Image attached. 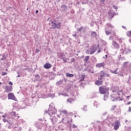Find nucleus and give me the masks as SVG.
I'll return each instance as SVG.
<instances>
[{
	"label": "nucleus",
	"mask_w": 131,
	"mask_h": 131,
	"mask_svg": "<svg viewBox=\"0 0 131 131\" xmlns=\"http://www.w3.org/2000/svg\"><path fill=\"white\" fill-rule=\"evenodd\" d=\"M97 50H98V48L95 46H91L89 49H87L85 51L86 54L88 55L90 54V55H93V54H95L96 52H97Z\"/></svg>",
	"instance_id": "1"
},
{
	"label": "nucleus",
	"mask_w": 131,
	"mask_h": 131,
	"mask_svg": "<svg viewBox=\"0 0 131 131\" xmlns=\"http://www.w3.org/2000/svg\"><path fill=\"white\" fill-rule=\"evenodd\" d=\"M49 26L50 28H53V29H55V28H57L58 29L61 28V23H59L58 24H57L56 21L50 23Z\"/></svg>",
	"instance_id": "2"
},
{
	"label": "nucleus",
	"mask_w": 131,
	"mask_h": 131,
	"mask_svg": "<svg viewBox=\"0 0 131 131\" xmlns=\"http://www.w3.org/2000/svg\"><path fill=\"white\" fill-rule=\"evenodd\" d=\"M109 91V88L105 86H101L99 88V93L101 95L106 94Z\"/></svg>",
	"instance_id": "3"
},
{
	"label": "nucleus",
	"mask_w": 131,
	"mask_h": 131,
	"mask_svg": "<svg viewBox=\"0 0 131 131\" xmlns=\"http://www.w3.org/2000/svg\"><path fill=\"white\" fill-rule=\"evenodd\" d=\"M113 8H111L108 12L109 16L110 18H113L114 17V14H115V10H117L118 7H116L115 6H113Z\"/></svg>",
	"instance_id": "4"
},
{
	"label": "nucleus",
	"mask_w": 131,
	"mask_h": 131,
	"mask_svg": "<svg viewBox=\"0 0 131 131\" xmlns=\"http://www.w3.org/2000/svg\"><path fill=\"white\" fill-rule=\"evenodd\" d=\"M106 63L109 66H110V65H112V64L114 63V59H113V57L111 56H108L106 59Z\"/></svg>",
	"instance_id": "5"
},
{
	"label": "nucleus",
	"mask_w": 131,
	"mask_h": 131,
	"mask_svg": "<svg viewBox=\"0 0 131 131\" xmlns=\"http://www.w3.org/2000/svg\"><path fill=\"white\" fill-rule=\"evenodd\" d=\"M105 33H111V28H113V26L110 24H107L105 26Z\"/></svg>",
	"instance_id": "6"
},
{
	"label": "nucleus",
	"mask_w": 131,
	"mask_h": 131,
	"mask_svg": "<svg viewBox=\"0 0 131 131\" xmlns=\"http://www.w3.org/2000/svg\"><path fill=\"white\" fill-rule=\"evenodd\" d=\"M56 112H57V111L55 110L54 107L52 108H50L48 111H45V113H46V114L48 113L50 116H51V115H53V114H56Z\"/></svg>",
	"instance_id": "7"
},
{
	"label": "nucleus",
	"mask_w": 131,
	"mask_h": 131,
	"mask_svg": "<svg viewBox=\"0 0 131 131\" xmlns=\"http://www.w3.org/2000/svg\"><path fill=\"white\" fill-rule=\"evenodd\" d=\"M8 100H13V101H17V98L14 95V93H9L8 94Z\"/></svg>",
	"instance_id": "8"
},
{
	"label": "nucleus",
	"mask_w": 131,
	"mask_h": 131,
	"mask_svg": "<svg viewBox=\"0 0 131 131\" xmlns=\"http://www.w3.org/2000/svg\"><path fill=\"white\" fill-rule=\"evenodd\" d=\"M112 45L114 47V49L116 50H119V49H120V46H119V44H118V43L116 41H113Z\"/></svg>",
	"instance_id": "9"
},
{
	"label": "nucleus",
	"mask_w": 131,
	"mask_h": 131,
	"mask_svg": "<svg viewBox=\"0 0 131 131\" xmlns=\"http://www.w3.org/2000/svg\"><path fill=\"white\" fill-rule=\"evenodd\" d=\"M101 72L104 77H110V75L108 74L109 72H108V71L103 70V71H101Z\"/></svg>",
	"instance_id": "10"
},
{
	"label": "nucleus",
	"mask_w": 131,
	"mask_h": 131,
	"mask_svg": "<svg viewBox=\"0 0 131 131\" xmlns=\"http://www.w3.org/2000/svg\"><path fill=\"white\" fill-rule=\"evenodd\" d=\"M109 39H113V40H117L119 39L118 36L116 35L115 34H113L112 36H111L109 38Z\"/></svg>",
	"instance_id": "11"
},
{
	"label": "nucleus",
	"mask_w": 131,
	"mask_h": 131,
	"mask_svg": "<svg viewBox=\"0 0 131 131\" xmlns=\"http://www.w3.org/2000/svg\"><path fill=\"white\" fill-rule=\"evenodd\" d=\"M105 66H106V64L104 62L96 64V67L97 68H102V67H105Z\"/></svg>",
	"instance_id": "12"
},
{
	"label": "nucleus",
	"mask_w": 131,
	"mask_h": 131,
	"mask_svg": "<svg viewBox=\"0 0 131 131\" xmlns=\"http://www.w3.org/2000/svg\"><path fill=\"white\" fill-rule=\"evenodd\" d=\"M120 126V123L118 121L116 122L114 127V129L115 130H117L118 128H119V127Z\"/></svg>",
	"instance_id": "13"
},
{
	"label": "nucleus",
	"mask_w": 131,
	"mask_h": 131,
	"mask_svg": "<svg viewBox=\"0 0 131 131\" xmlns=\"http://www.w3.org/2000/svg\"><path fill=\"white\" fill-rule=\"evenodd\" d=\"M5 90L6 93H10V92H12L13 91V87L12 86H6Z\"/></svg>",
	"instance_id": "14"
},
{
	"label": "nucleus",
	"mask_w": 131,
	"mask_h": 131,
	"mask_svg": "<svg viewBox=\"0 0 131 131\" xmlns=\"http://www.w3.org/2000/svg\"><path fill=\"white\" fill-rule=\"evenodd\" d=\"M79 32H81L82 33H85L86 32V27H82L78 29Z\"/></svg>",
	"instance_id": "15"
},
{
	"label": "nucleus",
	"mask_w": 131,
	"mask_h": 131,
	"mask_svg": "<svg viewBox=\"0 0 131 131\" xmlns=\"http://www.w3.org/2000/svg\"><path fill=\"white\" fill-rule=\"evenodd\" d=\"M95 85L100 86V85H103V80H97L95 82Z\"/></svg>",
	"instance_id": "16"
},
{
	"label": "nucleus",
	"mask_w": 131,
	"mask_h": 131,
	"mask_svg": "<svg viewBox=\"0 0 131 131\" xmlns=\"http://www.w3.org/2000/svg\"><path fill=\"white\" fill-rule=\"evenodd\" d=\"M115 115H120L121 114V110L119 107H117L116 110H115Z\"/></svg>",
	"instance_id": "17"
},
{
	"label": "nucleus",
	"mask_w": 131,
	"mask_h": 131,
	"mask_svg": "<svg viewBox=\"0 0 131 131\" xmlns=\"http://www.w3.org/2000/svg\"><path fill=\"white\" fill-rule=\"evenodd\" d=\"M64 81L66 82V78H63L62 79L60 80L59 81H57L56 82V85H61V84H63V82Z\"/></svg>",
	"instance_id": "18"
},
{
	"label": "nucleus",
	"mask_w": 131,
	"mask_h": 131,
	"mask_svg": "<svg viewBox=\"0 0 131 131\" xmlns=\"http://www.w3.org/2000/svg\"><path fill=\"white\" fill-rule=\"evenodd\" d=\"M131 52V49H129V48H125L124 50V51L123 52L124 53V54L127 55V54H129Z\"/></svg>",
	"instance_id": "19"
},
{
	"label": "nucleus",
	"mask_w": 131,
	"mask_h": 131,
	"mask_svg": "<svg viewBox=\"0 0 131 131\" xmlns=\"http://www.w3.org/2000/svg\"><path fill=\"white\" fill-rule=\"evenodd\" d=\"M104 77H105L104 76L103 74H102L101 72L100 71V72L99 73V74L98 75V79H99L100 80H102V79H104Z\"/></svg>",
	"instance_id": "20"
},
{
	"label": "nucleus",
	"mask_w": 131,
	"mask_h": 131,
	"mask_svg": "<svg viewBox=\"0 0 131 131\" xmlns=\"http://www.w3.org/2000/svg\"><path fill=\"white\" fill-rule=\"evenodd\" d=\"M52 64H51V63H46L44 66L43 67L44 68H45L46 69H50V67H51Z\"/></svg>",
	"instance_id": "21"
},
{
	"label": "nucleus",
	"mask_w": 131,
	"mask_h": 131,
	"mask_svg": "<svg viewBox=\"0 0 131 131\" xmlns=\"http://www.w3.org/2000/svg\"><path fill=\"white\" fill-rule=\"evenodd\" d=\"M40 123H36L35 124V126L38 128L39 129H41V126H40Z\"/></svg>",
	"instance_id": "22"
},
{
	"label": "nucleus",
	"mask_w": 131,
	"mask_h": 131,
	"mask_svg": "<svg viewBox=\"0 0 131 131\" xmlns=\"http://www.w3.org/2000/svg\"><path fill=\"white\" fill-rule=\"evenodd\" d=\"M111 98V100L113 101L114 102V101H115V100H116V99H117V97H114V94H112V96L110 97Z\"/></svg>",
	"instance_id": "23"
},
{
	"label": "nucleus",
	"mask_w": 131,
	"mask_h": 131,
	"mask_svg": "<svg viewBox=\"0 0 131 131\" xmlns=\"http://www.w3.org/2000/svg\"><path fill=\"white\" fill-rule=\"evenodd\" d=\"M66 77H73L74 75L72 74H70L69 73H67L66 74Z\"/></svg>",
	"instance_id": "24"
},
{
	"label": "nucleus",
	"mask_w": 131,
	"mask_h": 131,
	"mask_svg": "<svg viewBox=\"0 0 131 131\" xmlns=\"http://www.w3.org/2000/svg\"><path fill=\"white\" fill-rule=\"evenodd\" d=\"M117 70H118V69H116L114 71L111 70L110 72H111V73H113V74H118V72H117Z\"/></svg>",
	"instance_id": "25"
},
{
	"label": "nucleus",
	"mask_w": 131,
	"mask_h": 131,
	"mask_svg": "<svg viewBox=\"0 0 131 131\" xmlns=\"http://www.w3.org/2000/svg\"><path fill=\"white\" fill-rule=\"evenodd\" d=\"M89 60H90V56H87L85 57L83 61L84 62H85V63H88V61H89Z\"/></svg>",
	"instance_id": "26"
},
{
	"label": "nucleus",
	"mask_w": 131,
	"mask_h": 131,
	"mask_svg": "<svg viewBox=\"0 0 131 131\" xmlns=\"http://www.w3.org/2000/svg\"><path fill=\"white\" fill-rule=\"evenodd\" d=\"M119 61H125V57H121V54H120V57L119 58Z\"/></svg>",
	"instance_id": "27"
},
{
	"label": "nucleus",
	"mask_w": 131,
	"mask_h": 131,
	"mask_svg": "<svg viewBox=\"0 0 131 131\" xmlns=\"http://www.w3.org/2000/svg\"><path fill=\"white\" fill-rule=\"evenodd\" d=\"M82 110H83V111H88V105H84L83 107L82 108Z\"/></svg>",
	"instance_id": "28"
},
{
	"label": "nucleus",
	"mask_w": 131,
	"mask_h": 131,
	"mask_svg": "<svg viewBox=\"0 0 131 131\" xmlns=\"http://www.w3.org/2000/svg\"><path fill=\"white\" fill-rule=\"evenodd\" d=\"M84 77H85V76L82 75L80 78V81H83L84 80Z\"/></svg>",
	"instance_id": "29"
},
{
	"label": "nucleus",
	"mask_w": 131,
	"mask_h": 131,
	"mask_svg": "<svg viewBox=\"0 0 131 131\" xmlns=\"http://www.w3.org/2000/svg\"><path fill=\"white\" fill-rule=\"evenodd\" d=\"M127 64H128V62H124L123 65H124V68H126V67H128V70L129 69V66H128Z\"/></svg>",
	"instance_id": "30"
},
{
	"label": "nucleus",
	"mask_w": 131,
	"mask_h": 131,
	"mask_svg": "<svg viewBox=\"0 0 131 131\" xmlns=\"http://www.w3.org/2000/svg\"><path fill=\"white\" fill-rule=\"evenodd\" d=\"M91 36H93V37H95V38H96V39H97V38H98V37H97V36H98V34L92 33L91 34Z\"/></svg>",
	"instance_id": "31"
},
{
	"label": "nucleus",
	"mask_w": 131,
	"mask_h": 131,
	"mask_svg": "<svg viewBox=\"0 0 131 131\" xmlns=\"http://www.w3.org/2000/svg\"><path fill=\"white\" fill-rule=\"evenodd\" d=\"M108 98H109V96H108V95H105L104 96V99H103V100H104V101H107V100H108Z\"/></svg>",
	"instance_id": "32"
},
{
	"label": "nucleus",
	"mask_w": 131,
	"mask_h": 131,
	"mask_svg": "<svg viewBox=\"0 0 131 131\" xmlns=\"http://www.w3.org/2000/svg\"><path fill=\"white\" fill-rule=\"evenodd\" d=\"M61 59L63 61L64 63H67V58L66 57H61Z\"/></svg>",
	"instance_id": "33"
},
{
	"label": "nucleus",
	"mask_w": 131,
	"mask_h": 131,
	"mask_svg": "<svg viewBox=\"0 0 131 131\" xmlns=\"http://www.w3.org/2000/svg\"><path fill=\"white\" fill-rule=\"evenodd\" d=\"M94 106H95V107H96V108H98V107H99V103H98V102L97 101L94 102Z\"/></svg>",
	"instance_id": "34"
},
{
	"label": "nucleus",
	"mask_w": 131,
	"mask_h": 131,
	"mask_svg": "<svg viewBox=\"0 0 131 131\" xmlns=\"http://www.w3.org/2000/svg\"><path fill=\"white\" fill-rule=\"evenodd\" d=\"M61 113H62V114H68V112L66 110L61 111Z\"/></svg>",
	"instance_id": "35"
},
{
	"label": "nucleus",
	"mask_w": 131,
	"mask_h": 131,
	"mask_svg": "<svg viewBox=\"0 0 131 131\" xmlns=\"http://www.w3.org/2000/svg\"><path fill=\"white\" fill-rule=\"evenodd\" d=\"M118 75L119 76H123V73H122L121 71H120L119 72H118Z\"/></svg>",
	"instance_id": "36"
},
{
	"label": "nucleus",
	"mask_w": 131,
	"mask_h": 131,
	"mask_svg": "<svg viewBox=\"0 0 131 131\" xmlns=\"http://www.w3.org/2000/svg\"><path fill=\"white\" fill-rule=\"evenodd\" d=\"M117 108V107H116V105H113V106H112L111 111H113L114 110L115 111Z\"/></svg>",
	"instance_id": "37"
},
{
	"label": "nucleus",
	"mask_w": 131,
	"mask_h": 131,
	"mask_svg": "<svg viewBox=\"0 0 131 131\" xmlns=\"http://www.w3.org/2000/svg\"><path fill=\"white\" fill-rule=\"evenodd\" d=\"M67 101L69 103H72V102H73V99L72 98H69Z\"/></svg>",
	"instance_id": "38"
},
{
	"label": "nucleus",
	"mask_w": 131,
	"mask_h": 131,
	"mask_svg": "<svg viewBox=\"0 0 131 131\" xmlns=\"http://www.w3.org/2000/svg\"><path fill=\"white\" fill-rule=\"evenodd\" d=\"M11 115H13L15 117H16V116H17V114H16V112H12L11 113Z\"/></svg>",
	"instance_id": "39"
},
{
	"label": "nucleus",
	"mask_w": 131,
	"mask_h": 131,
	"mask_svg": "<svg viewBox=\"0 0 131 131\" xmlns=\"http://www.w3.org/2000/svg\"><path fill=\"white\" fill-rule=\"evenodd\" d=\"M127 35L129 37V41L131 43V33L127 34Z\"/></svg>",
	"instance_id": "40"
},
{
	"label": "nucleus",
	"mask_w": 131,
	"mask_h": 131,
	"mask_svg": "<svg viewBox=\"0 0 131 131\" xmlns=\"http://www.w3.org/2000/svg\"><path fill=\"white\" fill-rule=\"evenodd\" d=\"M120 55H124V50H123V49H121L120 50Z\"/></svg>",
	"instance_id": "41"
},
{
	"label": "nucleus",
	"mask_w": 131,
	"mask_h": 131,
	"mask_svg": "<svg viewBox=\"0 0 131 131\" xmlns=\"http://www.w3.org/2000/svg\"><path fill=\"white\" fill-rule=\"evenodd\" d=\"M72 128H77V126H76V125L73 124L72 125Z\"/></svg>",
	"instance_id": "42"
},
{
	"label": "nucleus",
	"mask_w": 131,
	"mask_h": 131,
	"mask_svg": "<svg viewBox=\"0 0 131 131\" xmlns=\"http://www.w3.org/2000/svg\"><path fill=\"white\" fill-rule=\"evenodd\" d=\"M2 75L3 76H5V75H7V73H6V72H2Z\"/></svg>",
	"instance_id": "43"
},
{
	"label": "nucleus",
	"mask_w": 131,
	"mask_h": 131,
	"mask_svg": "<svg viewBox=\"0 0 131 131\" xmlns=\"http://www.w3.org/2000/svg\"><path fill=\"white\" fill-rule=\"evenodd\" d=\"M3 121H4V122H9V121L8 120H7V119H6V118H3Z\"/></svg>",
	"instance_id": "44"
},
{
	"label": "nucleus",
	"mask_w": 131,
	"mask_h": 131,
	"mask_svg": "<svg viewBox=\"0 0 131 131\" xmlns=\"http://www.w3.org/2000/svg\"><path fill=\"white\" fill-rule=\"evenodd\" d=\"M104 51L105 53H108V50H107V47L104 48Z\"/></svg>",
	"instance_id": "45"
},
{
	"label": "nucleus",
	"mask_w": 131,
	"mask_h": 131,
	"mask_svg": "<svg viewBox=\"0 0 131 131\" xmlns=\"http://www.w3.org/2000/svg\"><path fill=\"white\" fill-rule=\"evenodd\" d=\"M75 61V58H73L71 59V63H73V62H74Z\"/></svg>",
	"instance_id": "46"
},
{
	"label": "nucleus",
	"mask_w": 131,
	"mask_h": 131,
	"mask_svg": "<svg viewBox=\"0 0 131 131\" xmlns=\"http://www.w3.org/2000/svg\"><path fill=\"white\" fill-rule=\"evenodd\" d=\"M122 38H120V39H118V41L119 42H120V43L122 42Z\"/></svg>",
	"instance_id": "47"
},
{
	"label": "nucleus",
	"mask_w": 131,
	"mask_h": 131,
	"mask_svg": "<svg viewBox=\"0 0 131 131\" xmlns=\"http://www.w3.org/2000/svg\"><path fill=\"white\" fill-rule=\"evenodd\" d=\"M7 128H8L9 129H12V126L11 125L8 126Z\"/></svg>",
	"instance_id": "48"
},
{
	"label": "nucleus",
	"mask_w": 131,
	"mask_h": 131,
	"mask_svg": "<svg viewBox=\"0 0 131 131\" xmlns=\"http://www.w3.org/2000/svg\"><path fill=\"white\" fill-rule=\"evenodd\" d=\"M38 77H39V75L36 74V75H35V78H37Z\"/></svg>",
	"instance_id": "49"
},
{
	"label": "nucleus",
	"mask_w": 131,
	"mask_h": 131,
	"mask_svg": "<svg viewBox=\"0 0 131 131\" xmlns=\"http://www.w3.org/2000/svg\"><path fill=\"white\" fill-rule=\"evenodd\" d=\"M130 80H131V77H130V76H129V78H128L127 82L129 83V81H130Z\"/></svg>",
	"instance_id": "50"
},
{
	"label": "nucleus",
	"mask_w": 131,
	"mask_h": 131,
	"mask_svg": "<svg viewBox=\"0 0 131 131\" xmlns=\"http://www.w3.org/2000/svg\"><path fill=\"white\" fill-rule=\"evenodd\" d=\"M107 57H108V55H105V56L103 57V59H107Z\"/></svg>",
	"instance_id": "51"
},
{
	"label": "nucleus",
	"mask_w": 131,
	"mask_h": 131,
	"mask_svg": "<svg viewBox=\"0 0 131 131\" xmlns=\"http://www.w3.org/2000/svg\"><path fill=\"white\" fill-rule=\"evenodd\" d=\"M8 84H10V85H13V83L11 81H9Z\"/></svg>",
	"instance_id": "52"
},
{
	"label": "nucleus",
	"mask_w": 131,
	"mask_h": 131,
	"mask_svg": "<svg viewBox=\"0 0 131 131\" xmlns=\"http://www.w3.org/2000/svg\"><path fill=\"white\" fill-rule=\"evenodd\" d=\"M101 4H104V2H105V0H100Z\"/></svg>",
	"instance_id": "53"
},
{
	"label": "nucleus",
	"mask_w": 131,
	"mask_h": 131,
	"mask_svg": "<svg viewBox=\"0 0 131 131\" xmlns=\"http://www.w3.org/2000/svg\"><path fill=\"white\" fill-rule=\"evenodd\" d=\"M72 36H74V37H77V36L76 35V34H74L72 35Z\"/></svg>",
	"instance_id": "54"
},
{
	"label": "nucleus",
	"mask_w": 131,
	"mask_h": 131,
	"mask_svg": "<svg viewBox=\"0 0 131 131\" xmlns=\"http://www.w3.org/2000/svg\"><path fill=\"white\" fill-rule=\"evenodd\" d=\"M101 52H102L101 49H98V50L97 51V53H101Z\"/></svg>",
	"instance_id": "55"
},
{
	"label": "nucleus",
	"mask_w": 131,
	"mask_h": 131,
	"mask_svg": "<svg viewBox=\"0 0 131 131\" xmlns=\"http://www.w3.org/2000/svg\"><path fill=\"white\" fill-rule=\"evenodd\" d=\"M128 111V112H130V111H131V107H130V106L129 107Z\"/></svg>",
	"instance_id": "56"
},
{
	"label": "nucleus",
	"mask_w": 131,
	"mask_h": 131,
	"mask_svg": "<svg viewBox=\"0 0 131 131\" xmlns=\"http://www.w3.org/2000/svg\"><path fill=\"white\" fill-rule=\"evenodd\" d=\"M39 51H40V50H39L38 49H36V53H38V52H39Z\"/></svg>",
	"instance_id": "57"
},
{
	"label": "nucleus",
	"mask_w": 131,
	"mask_h": 131,
	"mask_svg": "<svg viewBox=\"0 0 131 131\" xmlns=\"http://www.w3.org/2000/svg\"><path fill=\"white\" fill-rule=\"evenodd\" d=\"M50 119H51V122H52V123H54V121L53 120V118H50Z\"/></svg>",
	"instance_id": "58"
},
{
	"label": "nucleus",
	"mask_w": 131,
	"mask_h": 131,
	"mask_svg": "<svg viewBox=\"0 0 131 131\" xmlns=\"http://www.w3.org/2000/svg\"><path fill=\"white\" fill-rule=\"evenodd\" d=\"M122 28H123L124 29H126V27L125 26H122Z\"/></svg>",
	"instance_id": "59"
},
{
	"label": "nucleus",
	"mask_w": 131,
	"mask_h": 131,
	"mask_svg": "<svg viewBox=\"0 0 131 131\" xmlns=\"http://www.w3.org/2000/svg\"><path fill=\"white\" fill-rule=\"evenodd\" d=\"M57 75H59V76H60V75H61V73L58 72L57 73Z\"/></svg>",
	"instance_id": "60"
},
{
	"label": "nucleus",
	"mask_w": 131,
	"mask_h": 131,
	"mask_svg": "<svg viewBox=\"0 0 131 131\" xmlns=\"http://www.w3.org/2000/svg\"><path fill=\"white\" fill-rule=\"evenodd\" d=\"M130 104H131V102H128L127 103V105H129Z\"/></svg>",
	"instance_id": "61"
},
{
	"label": "nucleus",
	"mask_w": 131,
	"mask_h": 131,
	"mask_svg": "<svg viewBox=\"0 0 131 131\" xmlns=\"http://www.w3.org/2000/svg\"><path fill=\"white\" fill-rule=\"evenodd\" d=\"M35 13H36V14H38V10H36Z\"/></svg>",
	"instance_id": "62"
},
{
	"label": "nucleus",
	"mask_w": 131,
	"mask_h": 131,
	"mask_svg": "<svg viewBox=\"0 0 131 131\" xmlns=\"http://www.w3.org/2000/svg\"><path fill=\"white\" fill-rule=\"evenodd\" d=\"M5 59H6V58H1V60H5Z\"/></svg>",
	"instance_id": "63"
},
{
	"label": "nucleus",
	"mask_w": 131,
	"mask_h": 131,
	"mask_svg": "<svg viewBox=\"0 0 131 131\" xmlns=\"http://www.w3.org/2000/svg\"><path fill=\"white\" fill-rule=\"evenodd\" d=\"M39 121H42V119L40 118V119H39Z\"/></svg>",
	"instance_id": "64"
}]
</instances>
